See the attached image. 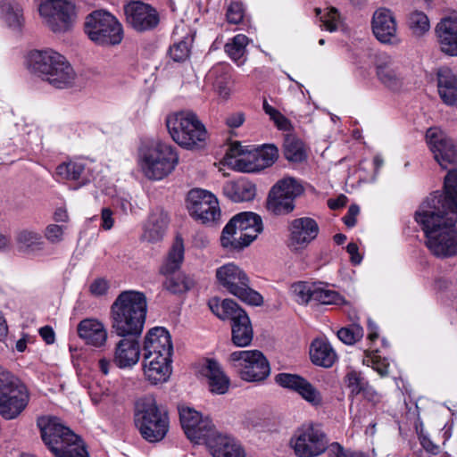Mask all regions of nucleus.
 Returning <instances> with one entry per match:
<instances>
[{"label": "nucleus", "instance_id": "9b49d317", "mask_svg": "<svg viewBox=\"0 0 457 457\" xmlns=\"http://www.w3.org/2000/svg\"><path fill=\"white\" fill-rule=\"evenodd\" d=\"M304 189L300 182L287 177L279 179L270 188L267 198V209L275 215H287L295 208V201L303 195Z\"/></svg>", "mask_w": 457, "mask_h": 457}, {"label": "nucleus", "instance_id": "e433bc0d", "mask_svg": "<svg viewBox=\"0 0 457 457\" xmlns=\"http://www.w3.org/2000/svg\"><path fill=\"white\" fill-rule=\"evenodd\" d=\"M15 242L18 250L27 254L42 251L45 246L41 235L28 228L20 229L15 233Z\"/></svg>", "mask_w": 457, "mask_h": 457}, {"label": "nucleus", "instance_id": "bf43d9fd", "mask_svg": "<svg viewBox=\"0 0 457 457\" xmlns=\"http://www.w3.org/2000/svg\"><path fill=\"white\" fill-rule=\"evenodd\" d=\"M227 21L231 24H238L243 21L244 9L240 3L232 2L228 6L226 12Z\"/></svg>", "mask_w": 457, "mask_h": 457}, {"label": "nucleus", "instance_id": "052dcab7", "mask_svg": "<svg viewBox=\"0 0 457 457\" xmlns=\"http://www.w3.org/2000/svg\"><path fill=\"white\" fill-rule=\"evenodd\" d=\"M243 154L244 150L242 149V146L239 145V143H234L228 147L225 156L227 159H236L235 165L237 166L240 170V168H244L245 165H249V163H244V166H241V163L245 162L246 160L245 158L237 157ZM241 170H243L241 169Z\"/></svg>", "mask_w": 457, "mask_h": 457}, {"label": "nucleus", "instance_id": "864d4df0", "mask_svg": "<svg viewBox=\"0 0 457 457\" xmlns=\"http://www.w3.org/2000/svg\"><path fill=\"white\" fill-rule=\"evenodd\" d=\"M263 111L268 114L280 130H290L292 126L290 120L284 116L279 111L269 104L266 99L263 100L262 104Z\"/></svg>", "mask_w": 457, "mask_h": 457}, {"label": "nucleus", "instance_id": "f257e3e1", "mask_svg": "<svg viewBox=\"0 0 457 457\" xmlns=\"http://www.w3.org/2000/svg\"><path fill=\"white\" fill-rule=\"evenodd\" d=\"M415 220L433 255L440 259L457 255V168L449 169L443 191L427 197L415 212Z\"/></svg>", "mask_w": 457, "mask_h": 457}, {"label": "nucleus", "instance_id": "2f4dec72", "mask_svg": "<svg viewBox=\"0 0 457 457\" xmlns=\"http://www.w3.org/2000/svg\"><path fill=\"white\" fill-rule=\"evenodd\" d=\"M75 79L76 73L73 68L62 55L50 76L46 77V81L56 88H66L74 84Z\"/></svg>", "mask_w": 457, "mask_h": 457}, {"label": "nucleus", "instance_id": "a211bd4d", "mask_svg": "<svg viewBox=\"0 0 457 457\" xmlns=\"http://www.w3.org/2000/svg\"><path fill=\"white\" fill-rule=\"evenodd\" d=\"M179 413L185 434L196 444L203 443L215 428L209 418H202L198 411L190 407H179Z\"/></svg>", "mask_w": 457, "mask_h": 457}, {"label": "nucleus", "instance_id": "49530a36", "mask_svg": "<svg viewBox=\"0 0 457 457\" xmlns=\"http://www.w3.org/2000/svg\"><path fill=\"white\" fill-rule=\"evenodd\" d=\"M407 25L411 34L417 37L426 34L430 28L428 16L420 11H414L409 14Z\"/></svg>", "mask_w": 457, "mask_h": 457}, {"label": "nucleus", "instance_id": "09e8293b", "mask_svg": "<svg viewBox=\"0 0 457 457\" xmlns=\"http://www.w3.org/2000/svg\"><path fill=\"white\" fill-rule=\"evenodd\" d=\"M55 457H89L84 443L77 436L76 440L67 442L61 448L55 446Z\"/></svg>", "mask_w": 457, "mask_h": 457}, {"label": "nucleus", "instance_id": "72a5a7b5", "mask_svg": "<svg viewBox=\"0 0 457 457\" xmlns=\"http://www.w3.org/2000/svg\"><path fill=\"white\" fill-rule=\"evenodd\" d=\"M224 195L235 203L248 202L254 198V184L247 180L228 181L223 186Z\"/></svg>", "mask_w": 457, "mask_h": 457}, {"label": "nucleus", "instance_id": "f03ea898", "mask_svg": "<svg viewBox=\"0 0 457 457\" xmlns=\"http://www.w3.org/2000/svg\"><path fill=\"white\" fill-rule=\"evenodd\" d=\"M146 313L147 300L144 293L122 291L110 307L112 331L118 337H140Z\"/></svg>", "mask_w": 457, "mask_h": 457}, {"label": "nucleus", "instance_id": "c756f323", "mask_svg": "<svg viewBox=\"0 0 457 457\" xmlns=\"http://www.w3.org/2000/svg\"><path fill=\"white\" fill-rule=\"evenodd\" d=\"M237 220H230L222 230L221 245L230 251H240L248 246L253 240L247 237L241 228L235 225Z\"/></svg>", "mask_w": 457, "mask_h": 457}, {"label": "nucleus", "instance_id": "aec40b11", "mask_svg": "<svg viewBox=\"0 0 457 457\" xmlns=\"http://www.w3.org/2000/svg\"><path fill=\"white\" fill-rule=\"evenodd\" d=\"M371 25L374 36L382 44H400L395 18L390 10L378 9L373 14Z\"/></svg>", "mask_w": 457, "mask_h": 457}, {"label": "nucleus", "instance_id": "412c9836", "mask_svg": "<svg viewBox=\"0 0 457 457\" xmlns=\"http://www.w3.org/2000/svg\"><path fill=\"white\" fill-rule=\"evenodd\" d=\"M203 443L213 457H245V450L237 439L217 431L215 428Z\"/></svg>", "mask_w": 457, "mask_h": 457}, {"label": "nucleus", "instance_id": "8fccbe9b", "mask_svg": "<svg viewBox=\"0 0 457 457\" xmlns=\"http://www.w3.org/2000/svg\"><path fill=\"white\" fill-rule=\"evenodd\" d=\"M84 171V165L76 162H68L59 164L56 174L62 179L77 180Z\"/></svg>", "mask_w": 457, "mask_h": 457}, {"label": "nucleus", "instance_id": "3c124183", "mask_svg": "<svg viewBox=\"0 0 457 457\" xmlns=\"http://www.w3.org/2000/svg\"><path fill=\"white\" fill-rule=\"evenodd\" d=\"M292 293L295 301L301 304H306L312 301V293H314L315 285L307 282H297L292 285Z\"/></svg>", "mask_w": 457, "mask_h": 457}, {"label": "nucleus", "instance_id": "774afa93", "mask_svg": "<svg viewBox=\"0 0 457 457\" xmlns=\"http://www.w3.org/2000/svg\"><path fill=\"white\" fill-rule=\"evenodd\" d=\"M244 121L245 115L243 112L233 113L226 120L227 125L230 128H238L244 123Z\"/></svg>", "mask_w": 457, "mask_h": 457}, {"label": "nucleus", "instance_id": "13d9d810", "mask_svg": "<svg viewBox=\"0 0 457 457\" xmlns=\"http://www.w3.org/2000/svg\"><path fill=\"white\" fill-rule=\"evenodd\" d=\"M320 26L325 29L333 32L338 28L339 13L335 7L328 8L326 12L320 16Z\"/></svg>", "mask_w": 457, "mask_h": 457}, {"label": "nucleus", "instance_id": "680f3d73", "mask_svg": "<svg viewBox=\"0 0 457 457\" xmlns=\"http://www.w3.org/2000/svg\"><path fill=\"white\" fill-rule=\"evenodd\" d=\"M63 235V228L60 225L51 224L46 228L45 237L51 243H58L62 241Z\"/></svg>", "mask_w": 457, "mask_h": 457}, {"label": "nucleus", "instance_id": "de8ad7c7", "mask_svg": "<svg viewBox=\"0 0 457 457\" xmlns=\"http://www.w3.org/2000/svg\"><path fill=\"white\" fill-rule=\"evenodd\" d=\"M163 287L171 294H182L194 287V281L186 275L179 274L167 277Z\"/></svg>", "mask_w": 457, "mask_h": 457}, {"label": "nucleus", "instance_id": "4be33fe9", "mask_svg": "<svg viewBox=\"0 0 457 457\" xmlns=\"http://www.w3.org/2000/svg\"><path fill=\"white\" fill-rule=\"evenodd\" d=\"M318 223L312 218L302 217L290 221L288 225L289 231V246L295 249L305 247L319 234Z\"/></svg>", "mask_w": 457, "mask_h": 457}, {"label": "nucleus", "instance_id": "39448f33", "mask_svg": "<svg viewBox=\"0 0 457 457\" xmlns=\"http://www.w3.org/2000/svg\"><path fill=\"white\" fill-rule=\"evenodd\" d=\"M208 304L219 319L231 320V339L236 346L245 347L251 344L253 330L250 318L244 309L231 299L220 302L214 298L210 300Z\"/></svg>", "mask_w": 457, "mask_h": 457}, {"label": "nucleus", "instance_id": "f8f14e48", "mask_svg": "<svg viewBox=\"0 0 457 457\" xmlns=\"http://www.w3.org/2000/svg\"><path fill=\"white\" fill-rule=\"evenodd\" d=\"M40 15L54 33H65L73 26L74 5L65 0H46L39 6Z\"/></svg>", "mask_w": 457, "mask_h": 457}, {"label": "nucleus", "instance_id": "423d86ee", "mask_svg": "<svg viewBox=\"0 0 457 457\" xmlns=\"http://www.w3.org/2000/svg\"><path fill=\"white\" fill-rule=\"evenodd\" d=\"M84 31L88 38L99 46L119 45L123 38V29L118 19L104 10H96L86 16Z\"/></svg>", "mask_w": 457, "mask_h": 457}, {"label": "nucleus", "instance_id": "c85d7f7f", "mask_svg": "<svg viewBox=\"0 0 457 457\" xmlns=\"http://www.w3.org/2000/svg\"><path fill=\"white\" fill-rule=\"evenodd\" d=\"M435 32L440 50L447 55L457 56V19L441 20Z\"/></svg>", "mask_w": 457, "mask_h": 457}, {"label": "nucleus", "instance_id": "a18cd8bd", "mask_svg": "<svg viewBox=\"0 0 457 457\" xmlns=\"http://www.w3.org/2000/svg\"><path fill=\"white\" fill-rule=\"evenodd\" d=\"M283 153L285 158L292 162H301L306 158L303 142L293 136L286 137Z\"/></svg>", "mask_w": 457, "mask_h": 457}, {"label": "nucleus", "instance_id": "f704fd0d", "mask_svg": "<svg viewBox=\"0 0 457 457\" xmlns=\"http://www.w3.org/2000/svg\"><path fill=\"white\" fill-rule=\"evenodd\" d=\"M205 376L212 393L223 395L228 392L230 385L229 378L225 375L216 361L209 360L207 361Z\"/></svg>", "mask_w": 457, "mask_h": 457}, {"label": "nucleus", "instance_id": "58836bf2", "mask_svg": "<svg viewBox=\"0 0 457 457\" xmlns=\"http://www.w3.org/2000/svg\"><path fill=\"white\" fill-rule=\"evenodd\" d=\"M184 252L183 238L180 236H177L168 253L166 261L160 269V272L169 276L178 270L184 260Z\"/></svg>", "mask_w": 457, "mask_h": 457}, {"label": "nucleus", "instance_id": "bb28decb", "mask_svg": "<svg viewBox=\"0 0 457 457\" xmlns=\"http://www.w3.org/2000/svg\"><path fill=\"white\" fill-rule=\"evenodd\" d=\"M79 337L86 345L102 347L106 344L108 332L104 324L97 319L82 320L77 327Z\"/></svg>", "mask_w": 457, "mask_h": 457}, {"label": "nucleus", "instance_id": "6ab92c4d", "mask_svg": "<svg viewBox=\"0 0 457 457\" xmlns=\"http://www.w3.org/2000/svg\"><path fill=\"white\" fill-rule=\"evenodd\" d=\"M275 381L280 386L296 392L312 406L318 408L323 405L321 393L306 378L297 374L279 373L276 375Z\"/></svg>", "mask_w": 457, "mask_h": 457}, {"label": "nucleus", "instance_id": "393cba45", "mask_svg": "<svg viewBox=\"0 0 457 457\" xmlns=\"http://www.w3.org/2000/svg\"><path fill=\"white\" fill-rule=\"evenodd\" d=\"M378 80L393 91L400 90L403 86L404 78L398 64L388 55L380 54L376 62Z\"/></svg>", "mask_w": 457, "mask_h": 457}, {"label": "nucleus", "instance_id": "b1692460", "mask_svg": "<svg viewBox=\"0 0 457 457\" xmlns=\"http://www.w3.org/2000/svg\"><path fill=\"white\" fill-rule=\"evenodd\" d=\"M121 337L115 345L112 361L120 369H129L140 359L139 337Z\"/></svg>", "mask_w": 457, "mask_h": 457}, {"label": "nucleus", "instance_id": "1a4fd4ad", "mask_svg": "<svg viewBox=\"0 0 457 457\" xmlns=\"http://www.w3.org/2000/svg\"><path fill=\"white\" fill-rule=\"evenodd\" d=\"M29 395L26 386L0 366V414L14 419L26 407Z\"/></svg>", "mask_w": 457, "mask_h": 457}, {"label": "nucleus", "instance_id": "dca6fc26", "mask_svg": "<svg viewBox=\"0 0 457 457\" xmlns=\"http://www.w3.org/2000/svg\"><path fill=\"white\" fill-rule=\"evenodd\" d=\"M427 143L435 160L442 167L457 164V143L438 128H430L426 133Z\"/></svg>", "mask_w": 457, "mask_h": 457}, {"label": "nucleus", "instance_id": "4c0bfd02", "mask_svg": "<svg viewBox=\"0 0 457 457\" xmlns=\"http://www.w3.org/2000/svg\"><path fill=\"white\" fill-rule=\"evenodd\" d=\"M168 223L167 213L162 211L153 212L145 226L144 238L151 243L160 241L163 237Z\"/></svg>", "mask_w": 457, "mask_h": 457}, {"label": "nucleus", "instance_id": "6e6d98bb", "mask_svg": "<svg viewBox=\"0 0 457 457\" xmlns=\"http://www.w3.org/2000/svg\"><path fill=\"white\" fill-rule=\"evenodd\" d=\"M345 382L351 390V394L359 395L364 393L368 388L367 381L361 376L360 373L353 370L345 376Z\"/></svg>", "mask_w": 457, "mask_h": 457}, {"label": "nucleus", "instance_id": "7ed1b4c3", "mask_svg": "<svg viewBox=\"0 0 457 457\" xmlns=\"http://www.w3.org/2000/svg\"><path fill=\"white\" fill-rule=\"evenodd\" d=\"M135 423L145 440L160 442L169 431L168 411L153 395H146L137 402Z\"/></svg>", "mask_w": 457, "mask_h": 457}, {"label": "nucleus", "instance_id": "7c9ffc66", "mask_svg": "<svg viewBox=\"0 0 457 457\" xmlns=\"http://www.w3.org/2000/svg\"><path fill=\"white\" fill-rule=\"evenodd\" d=\"M438 94L448 105L457 102V76L449 69L440 70L437 74Z\"/></svg>", "mask_w": 457, "mask_h": 457}, {"label": "nucleus", "instance_id": "c03bdc74", "mask_svg": "<svg viewBox=\"0 0 457 457\" xmlns=\"http://www.w3.org/2000/svg\"><path fill=\"white\" fill-rule=\"evenodd\" d=\"M248 43L249 39L245 35L238 34L225 45V52L238 65H242L245 62V48Z\"/></svg>", "mask_w": 457, "mask_h": 457}, {"label": "nucleus", "instance_id": "69168bd1", "mask_svg": "<svg viewBox=\"0 0 457 457\" xmlns=\"http://www.w3.org/2000/svg\"><path fill=\"white\" fill-rule=\"evenodd\" d=\"M360 212V208L356 204H352L344 217V222L348 228H352L356 224V216Z\"/></svg>", "mask_w": 457, "mask_h": 457}, {"label": "nucleus", "instance_id": "5fc2aeb1", "mask_svg": "<svg viewBox=\"0 0 457 457\" xmlns=\"http://www.w3.org/2000/svg\"><path fill=\"white\" fill-rule=\"evenodd\" d=\"M192 39L184 37L178 43H174L170 47V55L175 62H183L187 59L190 53V46Z\"/></svg>", "mask_w": 457, "mask_h": 457}, {"label": "nucleus", "instance_id": "c9c22d12", "mask_svg": "<svg viewBox=\"0 0 457 457\" xmlns=\"http://www.w3.org/2000/svg\"><path fill=\"white\" fill-rule=\"evenodd\" d=\"M310 357L313 364L330 368L337 360V353L329 343L315 339L310 347Z\"/></svg>", "mask_w": 457, "mask_h": 457}, {"label": "nucleus", "instance_id": "cd10ccee", "mask_svg": "<svg viewBox=\"0 0 457 457\" xmlns=\"http://www.w3.org/2000/svg\"><path fill=\"white\" fill-rule=\"evenodd\" d=\"M62 56L53 49L34 50L29 53L28 62L32 71L46 80V77L50 76V73L59 64Z\"/></svg>", "mask_w": 457, "mask_h": 457}, {"label": "nucleus", "instance_id": "5701e85b", "mask_svg": "<svg viewBox=\"0 0 457 457\" xmlns=\"http://www.w3.org/2000/svg\"><path fill=\"white\" fill-rule=\"evenodd\" d=\"M144 356H159L171 358L173 345L170 335L162 327L151 328L145 335L144 341Z\"/></svg>", "mask_w": 457, "mask_h": 457}, {"label": "nucleus", "instance_id": "6e6552de", "mask_svg": "<svg viewBox=\"0 0 457 457\" xmlns=\"http://www.w3.org/2000/svg\"><path fill=\"white\" fill-rule=\"evenodd\" d=\"M216 278L223 288L242 302L253 306L263 303L262 295L251 288L249 277L237 265L228 263L218 268Z\"/></svg>", "mask_w": 457, "mask_h": 457}, {"label": "nucleus", "instance_id": "a878e982", "mask_svg": "<svg viewBox=\"0 0 457 457\" xmlns=\"http://www.w3.org/2000/svg\"><path fill=\"white\" fill-rule=\"evenodd\" d=\"M171 358L144 356L143 371L145 378L152 385L166 382L171 374Z\"/></svg>", "mask_w": 457, "mask_h": 457}, {"label": "nucleus", "instance_id": "2eb2a0df", "mask_svg": "<svg viewBox=\"0 0 457 457\" xmlns=\"http://www.w3.org/2000/svg\"><path fill=\"white\" fill-rule=\"evenodd\" d=\"M123 10L127 24L137 32L153 30L160 22L157 10L142 1H130L124 5Z\"/></svg>", "mask_w": 457, "mask_h": 457}, {"label": "nucleus", "instance_id": "37998d69", "mask_svg": "<svg viewBox=\"0 0 457 457\" xmlns=\"http://www.w3.org/2000/svg\"><path fill=\"white\" fill-rule=\"evenodd\" d=\"M208 79L212 80L213 89L220 96L228 97L230 75L227 67L220 65L212 68L208 74Z\"/></svg>", "mask_w": 457, "mask_h": 457}, {"label": "nucleus", "instance_id": "f3484780", "mask_svg": "<svg viewBox=\"0 0 457 457\" xmlns=\"http://www.w3.org/2000/svg\"><path fill=\"white\" fill-rule=\"evenodd\" d=\"M37 426L42 440L54 454L56 453L55 446L61 448L67 442L77 439V435L55 417H41L37 420Z\"/></svg>", "mask_w": 457, "mask_h": 457}, {"label": "nucleus", "instance_id": "e2e57ef3", "mask_svg": "<svg viewBox=\"0 0 457 457\" xmlns=\"http://www.w3.org/2000/svg\"><path fill=\"white\" fill-rule=\"evenodd\" d=\"M109 283L104 278H96L90 285V292L92 295L100 296L107 293Z\"/></svg>", "mask_w": 457, "mask_h": 457}, {"label": "nucleus", "instance_id": "9d476101", "mask_svg": "<svg viewBox=\"0 0 457 457\" xmlns=\"http://www.w3.org/2000/svg\"><path fill=\"white\" fill-rule=\"evenodd\" d=\"M228 362L248 382L262 381L270 372L268 360L258 350L236 351L229 354Z\"/></svg>", "mask_w": 457, "mask_h": 457}, {"label": "nucleus", "instance_id": "20e7f679", "mask_svg": "<svg viewBox=\"0 0 457 457\" xmlns=\"http://www.w3.org/2000/svg\"><path fill=\"white\" fill-rule=\"evenodd\" d=\"M171 138L185 149H199L207 139V130L197 115L190 111L171 113L166 118Z\"/></svg>", "mask_w": 457, "mask_h": 457}, {"label": "nucleus", "instance_id": "79ce46f5", "mask_svg": "<svg viewBox=\"0 0 457 457\" xmlns=\"http://www.w3.org/2000/svg\"><path fill=\"white\" fill-rule=\"evenodd\" d=\"M278 156V150L273 145H263L261 149L257 150L252 157L257 162L254 165L247 160L249 165L241 168L244 171H252L255 169L265 168L272 165ZM251 157V155H249Z\"/></svg>", "mask_w": 457, "mask_h": 457}, {"label": "nucleus", "instance_id": "ddd939ff", "mask_svg": "<svg viewBox=\"0 0 457 457\" xmlns=\"http://www.w3.org/2000/svg\"><path fill=\"white\" fill-rule=\"evenodd\" d=\"M187 207L190 215L203 224L213 223L220 216L217 198L204 189L195 188L188 192Z\"/></svg>", "mask_w": 457, "mask_h": 457}, {"label": "nucleus", "instance_id": "603ef678", "mask_svg": "<svg viewBox=\"0 0 457 457\" xmlns=\"http://www.w3.org/2000/svg\"><path fill=\"white\" fill-rule=\"evenodd\" d=\"M363 337V328L353 324L349 327L342 328L337 331V337L345 345H353Z\"/></svg>", "mask_w": 457, "mask_h": 457}, {"label": "nucleus", "instance_id": "338daca9", "mask_svg": "<svg viewBox=\"0 0 457 457\" xmlns=\"http://www.w3.org/2000/svg\"><path fill=\"white\" fill-rule=\"evenodd\" d=\"M102 227L105 230H109L113 227L112 212L109 208H104L102 210Z\"/></svg>", "mask_w": 457, "mask_h": 457}, {"label": "nucleus", "instance_id": "4468645a", "mask_svg": "<svg viewBox=\"0 0 457 457\" xmlns=\"http://www.w3.org/2000/svg\"><path fill=\"white\" fill-rule=\"evenodd\" d=\"M295 453L299 457H314L321 454L328 447L325 433L313 425L299 428L291 439Z\"/></svg>", "mask_w": 457, "mask_h": 457}, {"label": "nucleus", "instance_id": "a19ab883", "mask_svg": "<svg viewBox=\"0 0 457 457\" xmlns=\"http://www.w3.org/2000/svg\"><path fill=\"white\" fill-rule=\"evenodd\" d=\"M0 13L2 19L12 29L18 30L23 24V15L21 6L12 0H0Z\"/></svg>", "mask_w": 457, "mask_h": 457}, {"label": "nucleus", "instance_id": "4d7b16f0", "mask_svg": "<svg viewBox=\"0 0 457 457\" xmlns=\"http://www.w3.org/2000/svg\"><path fill=\"white\" fill-rule=\"evenodd\" d=\"M339 295L333 290L324 289L315 285L314 293H312V301L321 304L337 303Z\"/></svg>", "mask_w": 457, "mask_h": 457}, {"label": "nucleus", "instance_id": "0e129e2a", "mask_svg": "<svg viewBox=\"0 0 457 457\" xmlns=\"http://www.w3.org/2000/svg\"><path fill=\"white\" fill-rule=\"evenodd\" d=\"M91 400L95 404L104 402L109 397L108 390H103L100 386L93 387L90 391Z\"/></svg>", "mask_w": 457, "mask_h": 457}, {"label": "nucleus", "instance_id": "0eeeda50", "mask_svg": "<svg viewBox=\"0 0 457 457\" xmlns=\"http://www.w3.org/2000/svg\"><path fill=\"white\" fill-rule=\"evenodd\" d=\"M178 162L179 156L170 145L157 143L141 153L139 166L147 179L159 180L168 176Z\"/></svg>", "mask_w": 457, "mask_h": 457}, {"label": "nucleus", "instance_id": "ea45409f", "mask_svg": "<svg viewBox=\"0 0 457 457\" xmlns=\"http://www.w3.org/2000/svg\"><path fill=\"white\" fill-rule=\"evenodd\" d=\"M231 220H237L235 225L253 240H255L263 229L261 217L253 212H241L235 215Z\"/></svg>", "mask_w": 457, "mask_h": 457}, {"label": "nucleus", "instance_id": "473e14b6", "mask_svg": "<svg viewBox=\"0 0 457 457\" xmlns=\"http://www.w3.org/2000/svg\"><path fill=\"white\" fill-rule=\"evenodd\" d=\"M75 79L76 73L73 68L62 55L50 76L46 77V81L56 88H66L74 84Z\"/></svg>", "mask_w": 457, "mask_h": 457}]
</instances>
